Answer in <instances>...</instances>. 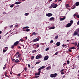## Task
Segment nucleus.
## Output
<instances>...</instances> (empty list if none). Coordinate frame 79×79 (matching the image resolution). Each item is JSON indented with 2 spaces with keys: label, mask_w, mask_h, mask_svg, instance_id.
I'll return each mask as SVG.
<instances>
[{
  "label": "nucleus",
  "mask_w": 79,
  "mask_h": 79,
  "mask_svg": "<svg viewBox=\"0 0 79 79\" xmlns=\"http://www.w3.org/2000/svg\"><path fill=\"white\" fill-rule=\"evenodd\" d=\"M57 75V74H56V73H55L54 74H51L50 75V76L51 77H52V78L56 77Z\"/></svg>",
  "instance_id": "nucleus-1"
},
{
  "label": "nucleus",
  "mask_w": 79,
  "mask_h": 79,
  "mask_svg": "<svg viewBox=\"0 0 79 79\" xmlns=\"http://www.w3.org/2000/svg\"><path fill=\"white\" fill-rule=\"evenodd\" d=\"M42 57V56L40 54H39L36 56L35 58L36 59H39V58H41Z\"/></svg>",
  "instance_id": "nucleus-2"
},
{
  "label": "nucleus",
  "mask_w": 79,
  "mask_h": 79,
  "mask_svg": "<svg viewBox=\"0 0 79 79\" xmlns=\"http://www.w3.org/2000/svg\"><path fill=\"white\" fill-rule=\"evenodd\" d=\"M51 6L53 8H56L57 6V5L55 4H52L51 5Z\"/></svg>",
  "instance_id": "nucleus-3"
},
{
  "label": "nucleus",
  "mask_w": 79,
  "mask_h": 79,
  "mask_svg": "<svg viewBox=\"0 0 79 79\" xmlns=\"http://www.w3.org/2000/svg\"><path fill=\"white\" fill-rule=\"evenodd\" d=\"M46 15L48 17H50L51 16H53V14H52V13H49L48 14H46Z\"/></svg>",
  "instance_id": "nucleus-4"
},
{
  "label": "nucleus",
  "mask_w": 79,
  "mask_h": 79,
  "mask_svg": "<svg viewBox=\"0 0 79 79\" xmlns=\"http://www.w3.org/2000/svg\"><path fill=\"white\" fill-rule=\"evenodd\" d=\"M55 29V27H50V28L49 27H47L46 28V29L47 30H49L50 29Z\"/></svg>",
  "instance_id": "nucleus-5"
},
{
  "label": "nucleus",
  "mask_w": 79,
  "mask_h": 79,
  "mask_svg": "<svg viewBox=\"0 0 79 79\" xmlns=\"http://www.w3.org/2000/svg\"><path fill=\"white\" fill-rule=\"evenodd\" d=\"M71 24H70V23H68L65 26V27H69L71 26Z\"/></svg>",
  "instance_id": "nucleus-6"
},
{
  "label": "nucleus",
  "mask_w": 79,
  "mask_h": 79,
  "mask_svg": "<svg viewBox=\"0 0 79 79\" xmlns=\"http://www.w3.org/2000/svg\"><path fill=\"white\" fill-rule=\"evenodd\" d=\"M33 40L34 42H37V41H39V38H36L34 39Z\"/></svg>",
  "instance_id": "nucleus-7"
},
{
  "label": "nucleus",
  "mask_w": 79,
  "mask_h": 79,
  "mask_svg": "<svg viewBox=\"0 0 79 79\" xmlns=\"http://www.w3.org/2000/svg\"><path fill=\"white\" fill-rule=\"evenodd\" d=\"M19 44V41H16L15 43H14V45L15 46H16V45H18Z\"/></svg>",
  "instance_id": "nucleus-8"
},
{
  "label": "nucleus",
  "mask_w": 79,
  "mask_h": 79,
  "mask_svg": "<svg viewBox=\"0 0 79 79\" xmlns=\"http://www.w3.org/2000/svg\"><path fill=\"white\" fill-rule=\"evenodd\" d=\"M78 32H79L77 31H75L73 33V35H77L78 34Z\"/></svg>",
  "instance_id": "nucleus-9"
},
{
  "label": "nucleus",
  "mask_w": 79,
  "mask_h": 79,
  "mask_svg": "<svg viewBox=\"0 0 79 79\" xmlns=\"http://www.w3.org/2000/svg\"><path fill=\"white\" fill-rule=\"evenodd\" d=\"M50 21H54L55 20V18L54 17H51L49 19Z\"/></svg>",
  "instance_id": "nucleus-10"
},
{
  "label": "nucleus",
  "mask_w": 79,
  "mask_h": 79,
  "mask_svg": "<svg viewBox=\"0 0 79 79\" xmlns=\"http://www.w3.org/2000/svg\"><path fill=\"white\" fill-rule=\"evenodd\" d=\"M29 28V27H25L22 28V30H26V29H28Z\"/></svg>",
  "instance_id": "nucleus-11"
},
{
  "label": "nucleus",
  "mask_w": 79,
  "mask_h": 79,
  "mask_svg": "<svg viewBox=\"0 0 79 79\" xmlns=\"http://www.w3.org/2000/svg\"><path fill=\"white\" fill-rule=\"evenodd\" d=\"M48 56H45L44 57V60H48Z\"/></svg>",
  "instance_id": "nucleus-12"
},
{
  "label": "nucleus",
  "mask_w": 79,
  "mask_h": 79,
  "mask_svg": "<svg viewBox=\"0 0 79 79\" xmlns=\"http://www.w3.org/2000/svg\"><path fill=\"white\" fill-rule=\"evenodd\" d=\"M56 45H57V46L58 47V46H60V42H58L56 44Z\"/></svg>",
  "instance_id": "nucleus-13"
},
{
  "label": "nucleus",
  "mask_w": 79,
  "mask_h": 79,
  "mask_svg": "<svg viewBox=\"0 0 79 79\" xmlns=\"http://www.w3.org/2000/svg\"><path fill=\"white\" fill-rule=\"evenodd\" d=\"M20 3H21V2H17L15 3V5H19V4H20Z\"/></svg>",
  "instance_id": "nucleus-14"
},
{
  "label": "nucleus",
  "mask_w": 79,
  "mask_h": 79,
  "mask_svg": "<svg viewBox=\"0 0 79 79\" xmlns=\"http://www.w3.org/2000/svg\"><path fill=\"white\" fill-rule=\"evenodd\" d=\"M51 68H52L51 66H49L46 68V69H47V70H50V69H51Z\"/></svg>",
  "instance_id": "nucleus-15"
},
{
  "label": "nucleus",
  "mask_w": 79,
  "mask_h": 79,
  "mask_svg": "<svg viewBox=\"0 0 79 79\" xmlns=\"http://www.w3.org/2000/svg\"><path fill=\"white\" fill-rule=\"evenodd\" d=\"M66 17H64L63 18H61L60 19V21H63L64 20V19H65V18Z\"/></svg>",
  "instance_id": "nucleus-16"
},
{
  "label": "nucleus",
  "mask_w": 79,
  "mask_h": 79,
  "mask_svg": "<svg viewBox=\"0 0 79 79\" xmlns=\"http://www.w3.org/2000/svg\"><path fill=\"white\" fill-rule=\"evenodd\" d=\"M46 67L45 66H44L41 67L39 69L41 70V69H43V68H45Z\"/></svg>",
  "instance_id": "nucleus-17"
},
{
  "label": "nucleus",
  "mask_w": 79,
  "mask_h": 79,
  "mask_svg": "<svg viewBox=\"0 0 79 79\" xmlns=\"http://www.w3.org/2000/svg\"><path fill=\"white\" fill-rule=\"evenodd\" d=\"M40 72L36 73H35V76H37V75H40Z\"/></svg>",
  "instance_id": "nucleus-18"
},
{
  "label": "nucleus",
  "mask_w": 79,
  "mask_h": 79,
  "mask_svg": "<svg viewBox=\"0 0 79 79\" xmlns=\"http://www.w3.org/2000/svg\"><path fill=\"white\" fill-rule=\"evenodd\" d=\"M66 8H69L70 6H69V4H67L66 5Z\"/></svg>",
  "instance_id": "nucleus-19"
},
{
  "label": "nucleus",
  "mask_w": 79,
  "mask_h": 79,
  "mask_svg": "<svg viewBox=\"0 0 79 79\" xmlns=\"http://www.w3.org/2000/svg\"><path fill=\"white\" fill-rule=\"evenodd\" d=\"M29 15V13H26L25 14H24V15L26 16H28V15Z\"/></svg>",
  "instance_id": "nucleus-20"
},
{
  "label": "nucleus",
  "mask_w": 79,
  "mask_h": 79,
  "mask_svg": "<svg viewBox=\"0 0 79 79\" xmlns=\"http://www.w3.org/2000/svg\"><path fill=\"white\" fill-rule=\"evenodd\" d=\"M76 6H79V2H77L76 3Z\"/></svg>",
  "instance_id": "nucleus-21"
},
{
  "label": "nucleus",
  "mask_w": 79,
  "mask_h": 79,
  "mask_svg": "<svg viewBox=\"0 0 79 79\" xmlns=\"http://www.w3.org/2000/svg\"><path fill=\"white\" fill-rule=\"evenodd\" d=\"M20 57H21V54H19L18 55L17 58L19 59V58Z\"/></svg>",
  "instance_id": "nucleus-22"
},
{
  "label": "nucleus",
  "mask_w": 79,
  "mask_h": 79,
  "mask_svg": "<svg viewBox=\"0 0 79 79\" xmlns=\"http://www.w3.org/2000/svg\"><path fill=\"white\" fill-rule=\"evenodd\" d=\"M34 59V56H32L31 57V60H33Z\"/></svg>",
  "instance_id": "nucleus-23"
},
{
  "label": "nucleus",
  "mask_w": 79,
  "mask_h": 79,
  "mask_svg": "<svg viewBox=\"0 0 79 79\" xmlns=\"http://www.w3.org/2000/svg\"><path fill=\"white\" fill-rule=\"evenodd\" d=\"M70 23H70L71 25H72V24L73 23V20L70 21Z\"/></svg>",
  "instance_id": "nucleus-24"
},
{
  "label": "nucleus",
  "mask_w": 79,
  "mask_h": 79,
  "mask_svg": "<svg viewBox=\"0 0 79 79\" xmlns=\"http://www.w3.org/2000/svg\"><path fill=\"white\" fill-rule=\"evenodd\" d=\"M16 63H19V60H18V59H16L15 60V62Z\"/></svg>",
  "instance_id": "nucleus-25"
},
{
  "label": "nucleus",
  "mask_w": 79,
  "mask_h": 79,
  "mask_svg": "<svg viewBox=\"0 0 79 79\" xmlns=\"http://www.w3.org/2000/svg\"><path fill=\"white\" fill-rule=\"evenodd\" d=\"M7 50V49H3V53H5V52H6Z\"/></svg>",
  "instance_id": "nucleus-26"
},
{
  "label": "nucleus",
  "mask_w": 79,
  "mask_h": 79,
  "mask_svg": "<svg viewBox=\"0 0 79 79\" xmlns=\"http://www.w3.org/2000/svg\"><path fill=\"white\" fill-rule=\"evenodd\" d=\"M15 6V5L14 4H13L12 5H11L10 6V8H13V6Z\"/></svg>",
  "instance_id": "nucleus-27"
},
{
  "label": "nucleus",
  "mask_w": 79,
  "mask_h": 79,
  "mask_svg": "<svg viewBox=\"0 0 79 79\" xmlns=\"http://www.w3.org/2000/svg\"><path fill=\"white\" fill-rule=\"evenodd\" d=\"M26 32H29L30 31V29H27L25 30Z\"/></svg>",
  "instance_id": "nucleus-28"
},
{
  "label": "nucleus",
  "mask_w": 79,
  "mask_h": 79,
  "mask_svg": "<svg viewBox=\"0 0 79 79\" xmlns=\"http://www.w3.org/2000/svg\"><path fill=\"white\" fill-rule=\"evenodd\" d=\"M58 53H59V52H57L54 55H57L58 54Z\"/></svg>",
  "instance_id": "nucleus-29"
},
{
  "label": "nucleus",
  "mask_w": 79,
  "mask_h": 79,
  "mask_svg": "<svg viewBox=\"0 0 79 79\" xmlns=\"http://www.w3.org/2000/svg\"><path fill=\"white\" fill-rule=\"evenodd\" d=\"M58 38V35H56L55 37V39H57Z\"/></svg>",
  "instance_id": "nucleus-30"
},
{
  "label": "nucleus",
  "mask_w": 79,
  "mask_h": 79,
  "mask_svg": "<svg viewBox=\"0 0 79 79\" xmlns=\"http://www.w3.org/2000/svg\"><path fill=\"white\" fill-rule=\"evenodd\" d=\"M12 61L14 63L15 62V60L14 59H12Z\"/></svg>",
  "instance_id": "nucleus-31"
},
{
  "label": "nucleus",
  "mask_w": 79,
  "mask_h": 79,
  "mask_svg": "<svg viewBox=\"0 0 79 79\" xmlns=\"http://www.w3.org/2000/svg\"><path fill=\"white\" fill-rule=\"evenodd\" d=\"M15 46V45H13L11 46V47L10 48H14V47Z\"/></svg>",
  "instance_id": "nucleus-32"
},
{
  "label": "nucleus",
  "mask_w": 79,
  "mask_h": 79,
  "mask_svg": "<svg viewBox=\"0 0 79 79\" xmlns=\"http://www.w3.org/2000/svg\"><path fill=\"white\" fill-rule=\"evenodd\" d=\"M69 63H70L69 61L67 60V64H69Z\"/></svg>",
  "instance_id": "nucleus-33"
},
{
  "label": "nucleus",
  "mask_w": 79,
  "mask_h": 79,
  "mask_svg": "<svg viewBox=\"0 0 79 79\" xmlns=\"http://www.w3.org/2000/svg\"><path fill=\"white\" fill-rule=\"evenodd\" d=\"M19 41H20V42H22V41H24V40L22 38L19 40Z\"/></svg>",
  "instance_id": "nucleus-34"
},
{
  "label": "nucleus",
  "mask_w": 79,
  "mask_h": 79,
  "mask_svg": "<svg viewBox=\"0 0 79 79\" xmlns=\"http://www.w3.org/2000/svg\"><path fill=\"white\" fill-rule=\"evenodd\" d=\"M70 48V49H75V47H73Z\"/></svg>",
  "instance_id": "nucleus-35"
},
{
  "label": "nucleus",
  "mask_w": 79,
  "mask_h": 79,
  "mask_svg": "<svg viewBox=\"0 0 79 79\" xmlns=\"http://www.w3.org/2000/svg\"><path fill=\"white\" fill-rule=\"evenodd\" d=\"M37 34V33L34 32H33L32 33L33 35H36Z\"/></svg>",
  "instance_id": "nucleus-36"
},
{
  "label": "nucleus",
  "mask_w": 79,
  "mask_h": 79,
  "mask_svg": "<svg viewBox=\"0 0 79 79\" xmlns=\"http://www.w3.org/2000/svg\"><path fill=\"white\" fill-rule=\"evenodd\" d=\"M38 71H39V73H41V70H40V69H38Z\"/></svg>",
  "instance_id": "nucleus-37"
},
{
  "label": "nucleus",
  "mask_w": 79,
  "mask_h": 79,
  "mask_svg": "<svg viewBox=\"0 0 79 79\" xmlns=\"http://www.w3.org/2000/svg\"><path fill=\"white\" fill-rule=\"evenodd\" d=\"M75 46H77V43L76 42L75 44Z\"/></svg>",
  "instance_id": "nucleus-38"
},
{
  "label": "nucleus",
  "mask_w": 79,
  "mask_h": 79,
  "mask_svg": "<svg viewBox=\"0 0 79 79\" xmlns=\"http://www.w3.org/2000/svg\"><path fill=\"white\" fill-rule=\"evenodd\" d=\"M15 27H19V25H16L15 26Z\"/></svg>",
  "instance_id": "nucleus-39"
},
{
  "label": "nucleus",
  "mask_w": 79,
  "mask_h": 79,
  "mask_svg": "<svg viewBox=\"0 0 79 79\" xmlns=\"http://www.w3.org/2000/svg\"><path fill=\"white\" fill-rule=\"evenodd\" d=\"M48 50H49V48H48L45 49V50H46V51H48Z\"/></svg>",
  "instance_id": "nucleus-40"
},
{
  "label": "nucleus",
  "mask_w": 79,
  "mask_h": 79,
  "mask_svg": "<svg viewBox=\"0 0 79 79\" xmlns=\"http://www.w3.org/2000/svg\"><path fill=\"white\" fill-rule=\"evenodd\" d=\"M61 72V74H64V72Z\"/></svg>",
  "instance_id": "nucleus-41"
},
{
  "label": "nucleus",
  "mask_w": 79,
  "mask_h": 79,
  "mask_svg": "<svg viewBox=\"0 0 79 79\" xmlns=\"http://www.w3.org/2000/svg\"><path fill=\"white\" fill-rule=\"evenodd\" d=\"M4 48L5 50H6L7 49H7H8V47H5Z\"/></svg>",
  "instance_id": "nucleus-42"
},
{
  "label": "nucleus",
  "mask_w": 79,
  "mask_h": 79,
  "mask_svg": "<svg viewBox=\"0 0 79 79\" xmlns=\"http://www.w3.org/2000/svg\"><path fill=\"white\" fill-rule=\"evenodd\" d=\"M21 76V74L20 73L17 76L18 77H20V76Z\"/></svg>",
  "instance_id": "nucleus-43"
},
{
  "label": "nucleus",
  "mask_w": 79,
  "mask_h": 79,
  "mask_svg": "<svg viewBox=\"0 0 79 79\" xmlns=\"http://www.w3.org/2000/svg\"><path fill=\"white\" fill-rule=\"evenodd\" d=\"M39 44H38L37 45H36V47H37V48H38V47H39Z\"/></svg>",
  "instance_id": "nucleus-44"
},
{
  "label": "nucleus",
  "mask_w": 79,
  "mask_h": 79,
  "mask_svg": "<svg viewBox=\"0 0 79 79\" xmlns=\"http://www.w3.org/2000/svg\"><path fill=\"white\" fill-rule=\"evenodd\" d=\"M76 15H77V14L75 13V14L73 15V16H74V17L76 16Z\"/></svg>",
  "instance_id": "nucleus-45"
},
{
  "label": "nucleus",
  "mask_w": 79,
  "mask_h": 79,
  "mask_svg": "<svg viewBox=\"0 0 79 79\" xmlns=\"http://www.w3.org/2000/svg\"><path fill=\"white\" fill-rule=\"evenodd\" d=\"M66 44H65V45H64V44H63L62 45V47H65V46H66Z\"/></svg>",
  "instance_id": "nucleus-46"
},
{
  "label": "nucleus",
  "mask_w": 79,
  "mask_h": 79,
  "mask_svg": "<svg viewBox=\"0 0 79 79\" xmlns=\"http://www.w3.org/2000/svg\"><path fill=\"white\" fill-rule=\"evenodd\" d=\"M13 25H10V28H12L13 27Z\"/></svg>",
  "instance_id": "nucleus-47"
},
{
  "label": "nucleus",
  "mask_w": 79,
  "mask_h": 79,
  "mask_svg": "<svg viewBox=\"0 0 79 79\" xmlns=\"http://www.w3.org/2000/svg\"><path fill=\"white\" fill-rule=\"evenodd\" d=\"M50 42V43H53V40H51Z\"/></svg>",
  "instance_id": "nucleus-48"
},
{
  "label": "nucleus",
  "mask_w": 79,
  "mask_h": 79,
  "mask_svg": "<svg viewBox=\"0 0 79 79\" xmlns=\"http://www.w3.org/2000/svg\"><path fill=\"white\" fill-rule=\"evenodd\" d=\"M64 70V69H62L60 71V72H63V71Z\"/></svg>",
  "instance_id": "nucleus-49"
},
{
  "label": "nucleus",
  "mask_w": 79,
  "mask_h": 79,
  "mask_svg": "<svg viewBox=\"0 0 79 79\" xmlns=\"http://www.w3.org/2000/svg\"><path fill=\"white\" fill-rule=\"evenodd\" d=\"M66 63H64V64H63V66H66Z\"/></svg>",
  "instance_id": "nucleus-50"
},
{
  "label": "nucleus",
  "mask_w": 79,
  "mask_h": 79,
  "mask_svg": "<svg viewBox=\"0 0 79 79\" xmlns=\"http://www.w3.org/2000/svg\"><path fill=\"white\" fill-rule=\"evenodd\" d=\"M40 63V62H36V64H39Z\"/></svg>",
  "instance_id": "nucleus-51"
},
{
  "label": "nucleus",
  "mask_w": 79,
  "mask_h": 79,
  "mask_svg": "<svg viewBox=\"0 0 79 79\" xmlns=\"http://www.w3.org/2000/svg\"><path fill=\"white\" fill-rule=\"evenodd\" d=\"M76 8V6H74L73 8L72 9H74V8Z\"/></svg>",
  "instance_id": "nucleus-52"
},
{
  "label": "nucleus",
  "mask_w": 79,
  "mask_h": 79,
  "mask_svg": "<svg viewBox=\"0 0 79 79\" xmlns=\"http://www.w3.org/2000/svg\"><path fill=\"white\" fill-rule=\"evenodd\" d=\"M24 70L25 71H27V68H25L24 69Z\"/></svg>",
  "instance_id": "nucleus-53"
},
{
  "label": "nucleus",
  "mask_w": 79,
  "mask_h": 79,
  "mask_svg": "<svg viewBox=\"0 0 79 79\" xmlns=\"http://www.w3.org/2000/svg\"><path fill=\"white\" fill-rule=\"evenodd\" d=\"M6 68V67L5 66L3 67V69H5Z\"/></svg>",
  "instance_id": "nucleus-54"
},
{
  "label": "nucleus",
  "mask_w": 79,
  "mask_h": 79,
  "mask_svg": "<svg viewBox=\"0 0 79 79\" xmlns=\"http://www.w3.org/2000/svg\"><path fill=\"white\" fill-rule=\"evenodd\" d=\"M28 68H30V67H31V65H30V64H28Z\"/></svg>",
  "instance_id": "nucleus-55"
},
{
  "label": "nucleus",
  "mask_w": 79,
  "mask_h": 79,
  "mask_svg": "<svg viewBox=\"0 0 79 79\" xmlns=\"http://www.w3.org/2000/svg\"><path fill=\"white\" fill-rule=\"evenodd\" d=\"M69 52H71V49H69Z\"/></svg>",
  "instance_id": "nucleus-56"
},
{
  "label": "nucleus",
  "mask_w": 79,
  "mask_h": 79,
  "mask_svg": "<svg viewBox=\"0 0 79 79\" xmlns=\"http://www.w3.org/2000/svg\"><path fill=\"white\" fill-rule=\"evenodd\" d=\"M65 77V75L64 76H63L62 77H63V78H64V77Z\"/></svg>",
  "instance_id": "nucleus-57"
},
{
  "label": "nucleus",
  "mask_w": 79,
  "mask_h": 79,
  "mask_svg": "<svg viewBox=\"0 0 79 79\" xmlns=\"http://www.w3.org/2000/svg\"><path fill=\"white\" fill-rule=\"evenodd\" d=\"M24 38L26 39V40H27V37H24Z\"/></svg>",
  "instance_id": "nucleus-58"
},
{
  "label": "nucleus",
  "mask_w": 79,
  "mask_h": 79,
  "mask_svg": "<svg viewBox=\"0 0 79 79\" xmlns=\"http://www.w3.org/2000/svg\"><path fill=\"white\" fill-rule=\"evenodd\" d=\"M54 2H55V3H56V2H57V0H55Z\"/></svg>",
  "instance_id": "nucleus-59"
},
{
  "label": "nucleus",
  "mask_w": 79,
  "mask_h": 79,
  "mask_svg": "<svg viewBox=\"0 0 79 79\" xmlns=\"http://www.w3.org/2000/svg\"><path fill=\"white\" fill-rule=\"evenodd\" d=\"M3 14H4L5 15V14H6V13L5 12H3Z\"/></svg>",
  "instance_id": "nucleus-60"
},
{
  "label": "nucleus",
  "mask_w": 79,
  "mask_h": 79,
  "mask_svg": "<svg viewBox=\"0 0 79 79\" xmlns=\"http://www.w3.org/2000/svg\"><path fill=\"white\" fill-rule=\"evenodd\" d=\"M19 52H17L16 53V54H19Z\"/></svg>",
  "instance_id": "nucleus-61"
},
{
  "label": "nucleus",
  "mask_w": 79,
  "mask_h": 79,
  "mask_svg": "<svg viewBox=\"0 0 79 79\" xmlns=\"http://www.w3.org/2000/svg\"><path fill=\"white\" fill-rule=\"evenodd\" d=\"M6 74H7V73L6 72V73H5V75H6Z\"/></svg>",
  "instance_id": "nucleus-62"
},
{
  "label": "nucleus",
  "mask_w": 79,
  "mask_h": 79,
  "mask_svg": "<svg viewBox=\"0 0 79 79\" xmlns=\"http://www.w3.org/2000/svg\"><path fill=\"white\" fill-rule=\"evenodd\" d=\"M39 76H36V77H39Z\"/></svg>",
  "instance_id": "nucleus-63"
},
{
  "label": "nucleus",
  "mask_w": 79,
  "mask_h": 79,
  "mask_svg": "<svg viewBox=\"0 0 79 79\" xmlns=\"http://www.w3.org/2000/svg\"><path fill=\"white\" fill-rule=\"evenodd\" d=\"M35 52V51H33L32 53H34Z\"/></svg>",
  "instance_id": "nucleus-64"
}]
</instances>
